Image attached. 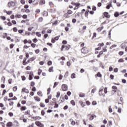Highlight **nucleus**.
<instances>
[{
    "mask_svg": "<svg viewBox=\"0 0 127 127\" xmlns=\"http://www.w3.org/2000/svg\"><path fill=\"white\" fill-rule=\"evenodd\" d=\"M40 4L42 5L45 4V0H41L40 1Z\"/></svg>",
    "mask_w": 127,
    "mask_h": 127,
    "instance_id": "obj_15",
    "label": "nucleus"
},
{
    "mask_svg": "<svg viewBox=\"0 0 127 127\" xmlns=\"http://www.w3.org/2000/svg\"><path fill=\"white\" fill-rule=\"evenodd\" d=\"M6 13H7V14H8V15H10V14L12 13V11H6Z\"/></svg>",
    "mask_w": 127,
    "mask_h": 127,
    "instance_id": "obj_25",
    "label": "nucleus"
},
{
    "mask_svg": "<svg viewBox=\"0 0 127 127\" xmlns=\"http://www.w3.org/2000/svg\"><path fill=\"white\" fill-rule=\"evenodd\" d=\"M112 89L113 90H117L118 89V87H117V86H112Z\"/></svg>",
    "mask_w": 127,
    "mask_h": 127,
    "instance_id": "obj_64",
    "label": "nucleus"
},
{
    "mask_svg": "<svg viewBox=\"0 0 127 127\" xmlns=\"http://www.w3.org/2000/svg\"><path fill=\"white\" fill-rule=\"evenodd\" d=\"M104 16H105V17H107V18H109V17H110V15H109V13H108L107 12H105L104 13Z\"/></svg>",
    "mask_w": 127,
    "mask_h": 127,
    "instance_id": "obj_11",
    "label": "nucleus"
},
{
    "mask_svg": "<svg viewBox=\"0 0 127 127\" xmlns=\"http://www.w3.org/2000/svg\"><path fill=\"white\" fill-rule=\"evenodd\" d=\"M41 115H42V116H44V115H45V112H44V110H42Z\"/></svg>",
    "mask_w": 127,
    "mask_h": 127,
    "instance_id": "obj_59",
    "label": "nucleus"
},
{
    "mask_svg": "<svg viewBox=\"0 0 127 127\" xmlns=\"http://www.w3.org/2000/svg\"><path fill=\"white\" fill-rule=\"evenodd\" d=\"M118 62L119 63H124L125 62V61H124V60L123 59H120L119 61Z\"/></svg>",
    "mask_w": 127,
    "mask_h": 127,
    "instance_id": "obj_31",
    "label": "nucleus"
},
{
    "mask_svg": "<svg viewBox=\"0 0 127 127\" xmlns=\"http://www.w3.org/2000/svg\"><path fill=\"white\" fill-rule=\"evenodd\" d=\"M38 41V40L36 38H34L33 40V42H34V43H36V42H37Z\"/></svg>",
    "mask_w": 127,
    "mask_h": 127,
    "instance_id": "obj_55",
    "label": "nucleus"
},
{
    "mask_svg": "<svg viewBox=\"0 0 127 127\" xmlns=\"http://www.w3.org/2000/svg\"><path fill=\"white\" fill-rule=\"evenodd\" d=\"M37 95H38V96H39L40 97H42V96H43V95L42 94V92L41 91L38 92Z\"/></svg>",
    "mask_w": 127,
    "mask_h": 127,
    "instance_id": "obj_20",
    "label": "nucleus"
},
{
    "mask_svg": "<svg viewBox=\"0 0 127 127\" xmlns=\"http://www.w3.org/2000/svg\"><path fill=\"white\" fill-rule=\"evenodd\" d=\"M97 77H102V74H101V73L100 72H98L97 74Z\"/></svg>",
    "mask_w": 127,
    "mask_h": 127,
    "instance_id": "obj_54",
    "label": "nucleus"
},
{
    "mask_svg": "<svg viewBox=\"0 0 127 127\" xmlns=\"http://www.w3.org/2000/svg\"><path fill=\"white\" fill-rule=\"evenodd\" d=\"M114 71L115 72V73H118V72L119 71V69L118 68H114Z\"/></svg>",
    "mask_w": 127,
    "mask_h": 127,
    "instance_id": "obj_38",
    "label": "nucleus"
},
{
    "mask_svg": "<svg viewBox=\"0 0 127 127\" xmlns=\"http://www.w3.org/2000/svg\"><path fill=\"white\" fill-rule=\"evenodd\" d=\"M33 72H31L29 74V80H32L33 79Z\"/></svg>",
    "mask_w": 127,
    "mask_h": 127,
    "instance_id": "obj_6",
    "label": "nucleus"
},
{
    "mask_svg": "<svg viewBox=\"0 0 127 127\" xmlns=\"http://www.w3.org/2000/svg\"><path fill=\"white\" fill-rule=\"evenodd\" d=\"M24 115H25V116H30V110H27L25 112Z\"/></svg>",
    "mask_w": 127,
    "mask_h": 127,
    "instance_id": "obj_13",
    "label": "nucleus"
},
{
    "mask_svg": "<svg viewBox=\"0 0 127 127\" xmlns=\"http://www.w3.org/2000/svg\"><path fill=\"white\" fill-rule=\"evenodd\" d=\"M103 28H104V27H100V28H98L97 29V31L98 32H101V31H102V30H103Z\"/></svg>",
    "mask_w": 127,
    "mask_h": 127,
    "instance_id": "obj_23",
    "label": "nucleus"
},
{
    "mask_svg": "<svg viewBox=\"0 0 127 127\" xmlns=\"http://www.w3.org/2000/svg\"><path fill=\"white\" fill-rule=\"evenodd\" d=\"M109 113H113V109H112V106H110L109 107Z\"/></svg>",
    "mask_w": 127,
    "mask_h": 127,
    "instance_id": "obj_22",
    "label": "nucleus"
},
{
    "mask_svg": "<svg viewBox=\"0 0 127 127\" xmlns=\"http://www.w3.org/2000/svg\"><path fill=\"white\" fill-rule=\"evenodd\" d=\"M63 78V75L62 74H60L59 77V80H61Z\"/></svg>",
    "mask_w": 127,
    "mask_h": 127,
    "instance_id": "obj_50",
    "label": "nucleus"
},
{
    "mask_svg": "<svg viewBox=\"0 0 127 127\" xmlns=\"http://www.w3.org/2000/svg\"><path fill=\"white\" fill-rule=\"evenodd\" d=\"M48 64L50 66V65H52V62L51 61H50L48 62Z\"/></svg>",
    "mask_w": 127,
    "mask_h": 127,
    "instance_id": "obj_52",
    "label": "nucleus"
},
{
    "mask_svg": "<svg viewBox=\"0 0 127 127\" xmlns=\"http://www.w3.org/2000/svg\"><path fill=\"white\" fill-rule=\"evenodd\" d=\"M22 92L26 93V94H29V91H28V89H27L26 88H23L22 89Z\"/></svg>",
    "mask_w": 127,
    "mask_h": 127,
    "instance_id": "obj_8",
    "label": "nucleus"
},
{
    "mask_svg": "<svg viewBox=\"0 0 127 127\" xmlns=\"http://www.w3.org/2000/svg\"><path fill=\"white\" fill-rule=\"evenodd\" d=\"M26 110V107L25 106H22L21 108V111H25Z\"/></svg>",
    "mask_w": 127,
    "mask_h": 127,
    "instance_id": "obj_27",
    "label": "nucleus"
},
{
    "mask_svg": "<svg viewBox=\"0 0 127 127\" xmlns=\"http://www.w3.org/2000/svg\"><path fill=\"white\" fill-rule=\"evenodd\" d=\"M69 122H71V126H75V125H76V123L75 121H73V119H69Z\"/></svg>",
    "mask_w": 127,
    "mask_h": 127,
    "instance_id": "obj_9",
    "label": "nucleus"
},
{
    "mask_svg": "<svg viewBox=\"0 0 127 127\" xmlns=\"http://www.w3.org/2000/svg\"><path fill=\"white\" fill-rule=\"evenodd\" d=\"M34 85H35V83L34 82H33V81H32V82H31V86L32 87H33V86H34Z\"/></svg>",
    "mask_w": 127,
    "mask_h": 127,
    "instance_id": "obj_53",
    "label": "nucleus"
},
{
    "mask_svg": "<svg viewBox=\"0 0 127 127\" xmlns=\"http://www.w3.org/2000/svg\"><path fill=\"white\" fill-rule=\"evenodd\" d=\"M62 89L64 92H65V91H67V90H68V86L66 84H63L62 86Z\"/></svg>",
    "mask_w": 127,
    "mask_h": 127,
    "instance_id": "obj_2",
    "label": "nucleus"
},
{
    "mask_svg": "<svg viewBox=\"0 0 127 127\" xmlns=\"http://www.w3.org/2000/svg\"><path fill=\"white\" fill-rule=\"evenodd\" d=\"M86 104L87 105V106H90L91 105V103L89 101H86Z\"/></svg>",
    "mask_w": 127,
    "mask_h": 127,
    "instance_id": "obj_49",
    "label": "nucleus"
},
{
    "mask_svg": "<svg viewBox=\"0 0 127 127\" xmlns=\"http://www.w3.org/2000/svg\"><path fill=\"white\" fill-rule=\"evenodd\" d=\"M119 15L120 14L118 12H116L114 14V16H115V17H118V16H119Z\"/></svg>",
    "mask_w": 127,
    "mask_h": 127,
    "instance_id": "obj_24",
    "label": "nucleus"
},
{
    "mask_svg": "<svg viewBox=\"0 0 127 127\" xmlns=\"http://www.w3.org/2000/svg\"><path fill=\"white\" fill-rule=\"evenodd\" d=\"M17 90V86H14L13 87V91L14 92H16Z\"/></svg>",
    "mask_w": 127,
    "mask_h": 127,
    "instance_id": "obj_28",
    "label": "nucleus"
},
{
    "mask_svg": "<svg viewBox=\"0 0 127 127\" xmlns=\"http://www.w3.org/2000/svg\"><path fill=\"white\" fill-rule=\"evenodd\" d=\"M34 100L35 101H37V102H40V98L38 97H35Z\"/></svg>",
    "mask_w": 127,
    "mask_h": 127,
    "instance_id": "obj_17",
    "label": "nucleus"
},
{
    "mask_svg": "<svg viewBox=\"0 0 127 127\" xmlns=\"http://www.w3.org/2000/svg\"><path fill=\"white\" fill-rule=\"evenodd\" d=\"M13 31H14V32H17V28L14 27L13 28Z\"/></svg>",
    "mask_w": 127,
    "mask_h": 127,
    "instance_id": "obj_41",
    "label": "nucleus"
},
{
    "mask_svg": "<svg viewBox=\"0 0 127 127\" xmlns=\"http://www.w3.org/2000/svg\"><path fill=\"white\" fill-rule=\"evenodd\" d=\"M68 76H69L68 72V71H66L64 74V78H67V77H68Z\"/></svg>",
    "mask_w": 127,
    "mask_h": 127,
    "instance_id": "obj_26",
    "label": "nucleus"
},
{
    "mask_svg": "<svg viewBox=\"0 0 127 127\" xmlns=\"http://www.w3.org/2000/svg\"><path fill=\"white\" fill-rule=\"evenodd\" d=\"M92 105H93V106H96V105H97V102H96V101H93V102L92 103Z\"/></svg>",
    "mask_w": 127,
    "mask_h": 127,
    "instance_id": "obj_56",
    "label": "nucleus"
},
{
    "mask_svg": "<svg viewBox=\"0 0 127 127\" xmlns=\"http://www.w3.org/2000/svg\"><path fill=\"white\" fill-rule=\"evenodd\" d=\"M58 84H59V82H55V83H54V85L53 86V88H56V86H57L58 85Z\"/></svg>",
    "mask_w": 127,
    "mask_h": 127,
    "instance_id": "obj_37",
    "label": "nucleus"
},
{
    "mask_svg": "<svg viewBox=\"0 0 127 127\" xmlns=\"http://www.w3.org/2000/svg\"><path fill=\"white\" fill-rule=\"evenodd\" d=\"M70 103L71 105H72V106H75V101H74V100H71L70 101Z\"/></svg>",
    "mask_w": 127,
    "mask_h": 127,
    "instance_id": "obj_44",
    "label": "nucleus"
},
{
    "mask_svg": "<svg viewBox=\"0 0 127 127\" xmlns=\"http://www.w3.org/2000/svg\"><path fill=\"white\" fill-rule=\"evenodd\" d=\"M40 106L41 108H44L45 107V105L44 103H40Z\"/></svg>",
    "mask_w": 127,
    "mask_h": 127,
    "instance_id": "obj_43",
    "label": "nucleus"
},
{
    "mask_svg": "<svg viewBox=\"0 0 127 127\" xmlns=\"http://www.w3.org/2000/svg\"><path fill=\"white\" fill-rule=\"evenodd\" d=\"M68 14H72L73 13V11L71 10H68L67 12Z\"/></svg>",
    "mask_w": 127,
    "mask_h": 127,
    "instance_id": "obj_34",
    "label": "nucleus"
},
{
    "mask_svg": "<svg viewBox=\"0 0 127 127\" xmlns=\"http://www.w3.org/2000/svg\"><path fill=\"white\" fill-rule=\"evenodd\" d=\"M31 45L32 47H33V48H35V47H36V44H35L34 43H32Z\"/></svg>",
    "mask_w": 127,
    "mask_h": 127,
    "instance_id": "obj_46",
    "label": "nucleus"
},
{
    "mask_svg": "<svg viewBox=\"0 0 127 127\" xmlns=\"http://www.w3.org/2000/svg\"><path fill=\"white\" fill-rule=\"evenodd\" d=\"M49 72H53V66H52L49 68Z\"/></svg>",
    "mask_w": 127,
    "mask_h": 127,
    "instance_id": "obj_30",
    "label": "nucleus"
},
{
    "mask_svg": "<svg viewBox=\"0 0 127 127\" xmlns=\"http://www.w3.org/2000/svg\"><path fill=\"white\" fill-rule=\"evenodd\" d=\"M9 98H12V97H13V94L12 93H10L9 94Z\"/></svg>",
    "mask_w": 127,
    "mask_h": 127,
    "instance_id": "obj_47",
    "label": "nucleus"
},
{
    "mask_svg": "<svg viewBox=\"0 0 127 127\" xmlns=\"http://www.w3.org/2000/svg\"><path fill=\"white\" fill-rule=\"evenodd\" d=\"M7 127H12V123L11 122H8L6 124Z\"/></svg>",
    "mask_w": 127,
    "mask_h": 127,
    "instance_id": "obj_12",
    "label": "nucleus"
},
{
    "mask_svg": "<svg viewBox=\"0 0 127 127\" xmlns=\"http://www.w3.org/2000/svg\"><path fill=\"white\" fill-rule=\"evenodd\" d=\"M113 70H114V68H113V67L110 66L109 67V71H110V72H112V71H113Z\"/></svg>",
    "mask_w": 127,
    "mask_h": 127,
    "instance_id": "obj_61",
    "label": "nucleus"
},
{
    "mask_svg": "<svg viewBox=\"0 0 127 127\" xmlns=\"http://www.w3.org/2000/svg\"><path fill=\"white\" fill-rule=\"evenodd\" d=\"M38 20H39V21L40 22H41L42 21V20H43V18H42V17H40V18H39Z\"/></svg>",
    "mask_w": 127,
    "mask_h": 127,
    "instance_id": "obj_58",
    "label": "nucleus"
},
{
    "mask_svg": "<svg viewBox=\"0 0 127 127\" xmlns=\"http://www.w3.org/2000/svg\"><path fill=\"white\" fill-rule=\"evenodd\" d=\"M36 35H37V36L38 37H41V34L39 33V32H36Z\"/></svg>",
    "mask_w": 127,
    "mask_h": 127,
    "instance_id": "obj_29",
    "label": "nucleus"
},
{
    "mask_svg": "<svg viewBox=\"0 0 127 127\" xmlns=\"http://www.w3.org/2000/svg\"><path fill=\"white\" fill-rule=\"evenodd\" d=\"M97 117L96 116V115L93 116L91 115L90 116V118H89V121H93V120H94V118H96Z\"/></svg>",
    "mask_w": 127,
    "mask_h": 127,
    "instance_id": "obj_16",
    "label": "nucleus"
},
{
    "mask_svg": "<svg viewBox=\"0 0 127 127\" xmlns=\"http://www.w3.org/2000/svg\"><path fill=\"white\" fill-rule=\"evenodd\" d=\"M59 97H60V92H58L57 93V96H56V97L57 98H59Z\"/></svg>",
    "mask_w": 127,
    "mask_h": 127,
    "instance_id": "obj_35",
    "label": "nucleus"
},
{
    "mask_svg": "<svg viewBox=\"0 0 127 127\" xmlns=\"http://www.w3.org/2000/svg\"><path fill=\"white\" fill-rule=\"evenodd\" d=\"M22 17H23V18H24V19H25L27 18V15H23L22 16Z\"/></svg>",
    "mask_w": 127,
    "mask_h": 127,
    "instance_id": "obj_63",
    "label": "nucleus"
},
{
    "mask_svg": "<svg viewBox=\"0 0 127 127\" xmlns=\"http://www.w3.org/2000/svg\"><path fill=\"white\" fill-rule=\"evenodd\" d=\"M89 12H90V10L87 9L86 11V12H85V14H84V15H85V17H87V18H88V15H89Z\"/></svg>",
    "mask_w": 127,
    "mask_h": 127,
    "instance_id": "obj_10",
    "label": "nucleus"
},
{
    "mask_svg": "<svg viewBox=\"0 0 127 127\" xmlns=\"http://www.w3.org/2000/svg\"><path fill=\"white\" fill-rule=\"evenodd\" d=\"M0 18H1V19H2L3 20H5V19H6V18L5 17V16H2L0 17Z\"/></svg>",
    "mask_w": 127,
    "mask_h": 127,
    "instance_id": "obj_51",
    "label": "nucleus"
},
{
    "mask_svg": "<svg viewBox=\"0 0 127 127\" xmlns=\"http://www.w3.org/2000/svg\"><path fill=\"white\" fill-rule=\"evenodd\" d=\"M71 79H75V78H76V74L75 73L71 74Z\"/></svg>",
    "mask_w": 127,
    "mask_h": 127,
    "instance_id": "obj_21",
    "label": "nucleus"
},
{
    "mask_svg": "<svg viewBox=\"0 0 127 127\" xmlns=\"http://www.w3.org/2000/svg\"><path fill=\"white\" fill-rule=\"evenodd\" d=\"M119 55H120V56H122V55H124V52L123 51L119 52Z\"/></svg>",
    "mask_w": 127,
    "mask_h": 127,
    "instance_id": "obj_48",
    "label": "nucleus"
},
{
    "mask_svg": "<svg viewBox=\"0 0 127 127\" xmlns=\"http://www.w3.org/2000/svg\"><path fill=\"white\" fill-rule=\"evenodd\" d=\"M96 91H97V89H93L91 91V93H92L93 94H95V92H96Z\"/></svg>",
    "mask_w": 127,
    "mask_h": 127,
    "instance_id": "obj_39",
    "label": "nucleus"
},
{
    "mask_svg": "<svg viewBox=\"0 0 127 127\" xmlns=\"http://www.w3.org/2000/svg\"><path fill=\"white\" fill-rule=\"evenodd\" d=\"M103 89L104 88H102L101 89L99 90V96H103V97L105 96L104 94H103Z\"/></svg>",
    "mask_w": 127,
    "mask_h": 127,
    "instance_id": "obj_7",
    "label": "nucleus"
},
{
    "mask_svg": "<svg viewBox=\"0 0 127 127\" xmlns=\"http://www.w3.org/2000/svg\"><path fill=\"white\" fill-rule=\"evenodd\" d=\"M81 52L83 54H87L88 53V49L86 47L82 48L81 49Z\"/></svg>",
    "mask_w": 127,
    "mask_h": 127,
    "instance_id": "obj_4",
    "label": "nucleus"
},
{
    "mask_svg": "<svg viewBox=\"0 0 127 127\" xmlns=\"http://www.w3.org/2000/svg\"><path fill=\"white\" fill-rule=\"evenodd\" d=\"M35 52L36 54H38L40 52V51H39V49H37L35 51Z\"/></svg>",
    "mask_w": 127,
    "mask_h": 127,
    "instance_id": "obj_42",
    "label": "nucleus"
},
{
    "mask_svg": "<svg viewBox=\"0 0 127 127\" xmlns=\"http://www.w3.org/2000/svg\"><path fill=\"white\" fill-rule=\"evenodd\" d=\"M114 75L113 74H111L110 75V78H111L112 80H114Z\"/></svg>",
    "mask_w": 127,
    "mask_h": 127,
    "instance_id": "obj_60",
    "label": "nucleus"
},
{
    "mask_svg": "<svg viewBox=\"0 0 127 127\" xmlns=\"http://www.w3.org/2000/svg\"><path fill=\"white\" fill-rule=\"evenodd\" d=\"M41 73H42V70L39 68L38 70V75H39V76H40Z\"/></svg>",
    "mask_w": 127,
    "mask_h": 127,
    "instance_id": "obj_19",
    "label": "nucleus"
},
{
    "mask_svg": "<svg viewBox=\"0 0 127 127\" xmlns=\"http://www.w3.org/2000/svg\"><path fill=\"white\" fill-rule=\"evenodd\" d=\"M108 88L107 87H105L104 88V92L105 93V94H107L108 93Z\"/></svg>",
    "mask_w": 127,
    "mask_h": 127,
    "instance_id": "obj_32",
    "label": "nucleus"
},
{
    "mask_svg": "<svg viewBox=\"0 0 127 127\" xmlns=\"http://www.w3.org/2000/svg\"><path fill=\"white\" fill-rule=\"evenodd\" d=\"M35 59H36V57H34L31 58L30 59V60L31 61H34Z\"/></svg>",
    "mask_w": 127,
    "mask_h": 127,
    "instance_id": "obj_33",
    "label": "nucleus"
},
{
    "mask_svg": "<svg viewBox=\"0 0 127 127\" xmlns=\"http://www.w3.org/2000/svg\"><path fill=\"white\" fill-rule=\"evenodd\" d=\"M14 6H15V3L13 1H10L8 3V7H13Z\"/></svg>",
    "mask_w": 127,
    "mask_h": 127,
    "instance_id": "obj_3",
    "label": "nucleus"
},
{
    "mask_svg": "<svg viewBox=\"0 0 127 127\" xmlns=\"http://www.w3.org/2000/svg\"><path fill=\"white\" fill-rule=\"evenodd\" d=\"M79 96L80 97V98H85V97H86V95L84 93H80L79 94Z\"/></svg>",
    "mask_w": 127,
    "mask_h": 127,
    "instance_id": "obj_14",
    "label": "nucleus"
},
{
    "mask_svg": "<svg viewBox=\"0 0 127 127\" xmlns=\"http://www.w3.org/2000/svg\"><path fill=\"white\" fill-rule=\"evenodd\" d=\"M59 37H60V36H58L54 38V39H55V40H59Z\"/></svg>",
    "mask_w": 127,
    "mask_h": 127,
    "instance_id": "obj_57",
    "label": "nucleus"
},
{
    "mask_svg": "<svg viewBox=\"0 0 127 127\" xmlns=\"http://www.w3.org/2000/svg\"><path fill=\"white\" fill-rule=\"evenodd\" d=\"M35 125L39 127H44V125L43 124H41L39 121H37L35 122Z\"/></svg>",
    "mask_w": 127,
    "mask_h": 127,
    "instance_id": "obj_5",
    "label": "nucleus"
},
{
    "mask_svg": "<svg viewBox=\"0 0 127 127\" xmlns=\"http://www.w3.org/2000/svg\"><path fill=\"white\" fill-rule=\"evenodd\" d=\"M27 59L26 58H24L23 61V64L25 65V61H26Z\"/></svg>",
    "mask_w": 127,
    "mask_h": 127,
    "instance_id": "obj_45",
    "label": "nucleus"
},
{
    "mask_svg": "<svg viewBox=\"0 0 127 127\" xmlns=\"http://www.w3.org/2000/svg\"><path fill=\"white\" fill-rule=\"evenodd\" d=\"M69 14H68L67 13H65L64 14V17H65V18H68V17H70V16H69Z\"/></svg>",
    "mask_w": 127,
    "mask_h": 127,
    "instance_id": "obj_18",
    "label": "nucleus"
},
{
    "mask_svg": "<svg viewBox=\"0 0 127 127\" xmlns=\"http://www.w3.org/2000/svg\"><path fill=\"white\" fill-rule=\"evenodd\" d=\"M22 17L20 14H17L15 15V17H17L18 18H20Z\"/></svg>",
    "mask_w": 127,
    "mask_h": 127,
    "instance_id": "obj_40",
    "label": "nucleus"
},
{
    "mask_svg": "<svg viewBox=\"0 0 127 127\" xmlns=\"http://www.w3.org/2000/svg\"><path fill=\"white\" fill-rule=\"evenodd\" d=\"M51 91V88H49L48 89V90H47V92H48L47 95H49V94H50Z\"/></svg>",
    "mask_w": 127,
    "mask_h": 127,
    "instance_id": "obj_36",
    "label": "nucleus"
},
{
    "mask_svg": "<svg viewBox=\"0 0 127 127\" xmlns=\"http://www.w3.org/2000/svg\"><path fill=\"white\" fill-rule=\"evenodd\" d=\"M23 31H24L23 30H18V32H19L20 34L23 33Z\"/></svg>",
    "mask_w": 127,
    "mask_h": 127,
    "instance_id": "obj_62",
    "label": "nucleus"
},
{
    "mask_svg": "<svg viewBox=\"0 0 127 127\" xmlns=\"http://www.w3.org/2000/svg\"><path fill=\"white\" fill-rule=\"evenodd\" d=\"M70 46L68 45L67 46H65V45H63L62 46V48H61V50L62 51H63V50H64H64H69L70 48Z\"/></svg>",
    "mask_w": 127,
    "mask_h": 127,
    "instance_id": "obj_1",
    "label": "nucleus"
}]
</instances>
